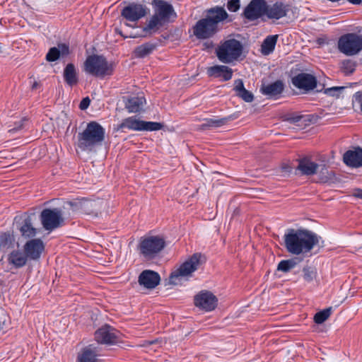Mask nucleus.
Instances as JSON below:
<instances>
[{"label":"nucleus","instance_id":"24","mask_svg":"<svg viewBox=\"0 0 362 362\" xmlns=\"http://www.w3.org/2000/svg\"><path fill=\"white\" fill-rule=\"evenodd\" d=\"M63 78L65 83L70 87L78 83V74L74 64L69 63L66 64L63 71Z\"/></svg>","mask_w":362,"mask_h":362},{"label":"nucleus","instance_id":"6","mask_svg":"<svg viewBox=\"0 0 362 362\" xmlns=\"http://www.w3.org/2000/svg\"><path fill=\"white\" fill-rule=\"evenodd\" d=\"M243 52V44L236 39H228L216 48V55L218 60L224 64H230L238 61Z\"/></svg>","mask_w":362,"mask_h":362},{"label":"nucleus","instance_id":"28","mask_svg":"<svg viewBox=\"0 0 362 362\" xmlns=\"http://www.w3.org/2000/svg\"><path fill=\"white\" fill-rule=\"evenodd\" d=\"M28 261L25 252L18 250H13L8 257V262L15 268L18 269L24 267Z\"/></svg>","mask_w":362,"mask_h":362},{"label":"nucleus","instance_id":"30","mask_svg":"<svg viewBox=\"0 0 362 362\" xmlns=\"http://www.w3.org/2000/svg\"><path fill=\"white\" fill-rule=\"evenodd\" d=\"M157 47L158 44L156 42H145L134 49V54L136 58H144L152 54Z\"/></svg>","mask_w":362,"mask_h":362},{"label":"nucleus","instance_id":"51","mask_svg":"<svg viewBox=\"0 0 362 362\" xmlns=\"http://www.w3.org/2000/svg\"><path fill=\"white\" fill-rule=\"evenodd\" d=\"M119 34L122 36H123L124 37H127V36H124L122 33L121 31L119 32Z\"/></svg>","mask_w":362,"mask_h":362},{"label":"nucleus","instance_id":"22","mask_svg":"<svg viewBox=\"0 0 362 362\" xmlns=\"http://www.w3.org/2000/svg\"><path fill=\"white\" fill-rule=\"evenodd\" d=\"M284 90V84L281 80H277L267 85H262L260 88L261 93L268 98L276 99Z\"/></svg>","mask_w":362,"mask_h":362},{"label":"nucleus","instance_id":"20","mask_svg":"<svg viewBox=\"0 0 362 362\" xmlns=\"http://www.w3.org/2000/svg\"><path fill=\"white\" fill-rule=\"evenodd\" d=\"M160 277L158 273L152 270H144L139 276V284L144 287L153 289L160 283Z\"/></svg>","mask_w":362,"mask_h":362},{"label":"nucleus","instance_id":"48","mask_svg":"<svg viewBox=\"0 0 362 362\" xmlns=\"http://www.w3.org/2000/svg\"><path fill=\"white\" fill-rule=\"evenodd\" d=\"M301 117H302L301 116H298V117H296L295 118H293V122H298V121L300 120Z\"/></svg>","mask_w":362,"mask_h":362},{"label":"nucleus","instance_id":"37","mask_svg":"<svg viewBox=\"0 0 362 362\" xmlns=\"http://www.w3.org/2000/svg\"><path fill=\"white\" fill-rule=\"evenodd\" d=\"M303 279L308 283L313 281L317 277V270L312 267H304L303 268Z\"/></svg>","mask_w":362,"mask_h":362},{"label":"nucleus","instance_id":"54","mask_svg":"<svg viewBox=\"0 0 362 362\" xmlns=\"http://www.w3.org/2000/svg\"><path fill=\"white\" fill-rule=\"evenodd\" d=\"M361 112H362V103H361Z\"/></svg>","mask_w":362,"mask_h":362},{"label":"nucleus","instance_id":"53","mask_svg":"<svg viewBox=\"0 0 362 362\" xmlns=\"http://www.w3.org/2000/svg\"><path fill=\"white\" fill-rule=\"evenodd\" d=\"M170 280H171V281L173 283V284H175V282H173V279H170Z\"/></svg>","mask_w":362,"mask_h":362},{"label":"nucleus","instance_id":"46","mask_svg":"<svg viewBox=\"0 0 362 362\" xmlns=\"http://www.w3.org/2000/svg\"><path fill=\"white\" fill-rule=\"evenodd\" d=\"M38 86H39V83L37 81H35L33 83V84L32 85V89L33 90L37 89Z\"/></svg>","mask_w":362,"mask_h":362},{"label":"nucleus","instance_id":"8","mask_svg":"<svg viewBox=\"0 0 362 362\" xmlns=\"http://www.w3.org/2000/svg\"><path fill=\"white\" fill-rule=\"evenodd\" d=\"M163 124L156 122H146L140 120L136 116L129 117L122 120L116 129L117 131H124V129H128L133 131H147L153 132L158 131L163 128Z\"/></svg>","mask_w":362,"mask_h":362},{"label":"nucleus","instance_id":"49","mask_svg":"<svg viewBox=\"0 0 362 362\" xmlns=\"http://www.w3.org/2000/svg\"><path fill=\"white\" fill-rule=\"evenodd\" d=\"M342 87H334L332 88H330L329 90H338L339 89H342Z\"/></svg>","mask_w":362,"mask_h":362},{"label":"nucleus","instance_id":"55","mask_svg":"<svg viewBox=\"0 0 362 362\" xmlns=\"http://www.w3.org/2000/svg\"><path fill=\"white\" fill-rule=\"evenodd\" d=\"M1 247V245H0V248Z\"/></svg>","mask_w":362,"mask_h":362},{"label":"nucleus","instance_id":"14","mask_svg":"<svg viewBox=\"0 0 362 362\" xmlns=\"http://www.w3.org/2000/svg\"><path fill=\"white\" fill-rule=\"evenodd\" d=\"M119 332L110 325H105L95 332V339L100 344H114L118 342Z\"/></svg>","mask_w":362,"mask_h":362},{"label":"nucleus","instance_id":"15","mask_svg":"<svg viewBox=\"0 0 362 362\" xmlns=\"http://www.w3.org/2000/svg\"><path fill=\"white\" fill-rule=\"evenodd\" d=\"M147 12L148 8L146 6L132 3L122 8L121 16L129 21L136 22L144 17L147 14Z\"/></svg>","mask_w":362,"mask_h":362},{"label":"nucleus","instance_id":"32","mask_svg":"<svg viewBox=\"0 0 362 362\" xmlns=\"http://www.w3.org/2000/svg\"><path fill=\"white\" fill-rule=\"evenodd\" d=\"M97 356L96 348L90 344L83 349L78 356V362H98Z\"/></svg>","mask_w":362,"mask_h":362},{"label":"nucleus","instance_id":"42","mask_svg":"<svg viewBox=\"0 0 362 362\" xmlns=\"http://www.w3.org/2000/svg\"><path fill=\"white\" fill-rule=\"evenodd\" d=\"M24 119H21L17 123L15 124V126L13 128H11L8 132H16L21 130L23 127Z\"/></svg>","mask_w":362,"mask_h":362},{"label":"nucleus","instance_id":"5","mask_svg":"<svg viewBox=\"0 0 362 362\" xmlns=\"http://www.w3.org/2000/svg\"><path fill=\"white\" fill-rule=\"evenodd\" d=\"M115 69V64L109 62L103 55L88 56L85 62L83 70L86 73L95 77L111 76Z\"/></svg>","mask_w":362,"mask_h":362},{"label":"nucleus","instance_id":"29","mask_svg":"<svg viewBox=\"0 0 362 362\" xmlns=\"http://www.w3.org/2000/svg\"><path fill=\"white\" fill-rule=\"evenodd\" d=\"M233 90L235 91L236 95L240 98L245 102L251 103L253 101V94L245 88L242 79H237L234 81Z\"/></svg>","mask_w":362,"mask_h":362},{"label":"nucleus","instance_id":"13","mask_svg":"<svg viewBox=\"0 0 362 362\" xmlns=\"http://www.w3.org/2000/svg\"><path fill=\"white\" fill-rule=\"evenodd\" d=\"M194 305L206 312L214 310L218 304V298L211 291L203 290L194 298Z\"/></svg>","mask_w":362,"mask_h":362},{"label":"nucleus","instance_id":"52","mask_svg":"<svg viewBox=\"0 0 362 362\" xmlns=\"http://www.w3.org/2000/svg\"><path fill=\"white\" fill-rule=\"evenodd\" d=\"M129 37H136V35H130Z\"/></svg>","mask_w":362,"mask_h":362},{"label":"nucleus","instance_id":"39","mask_svg":"<svg viewBox=\"0 0 362 362\" xmlns=\"http://www.w3.org/2000/svg\"><path fill=\"white\" fill-rule=\"evenodd\" d=\"M354 63L351 60H345L342 62L341 69L346 74H351L354 71Z\"/></svg>","mask_w":362,"mask_h":362},{"label":"nucleus","instance_id":"23","mask_svg":"<svg viewBox=\"0 0 362 362\" xmlns=\"http://www.w3.org/2000/svg\"><path fill=\"white\" fill-rule=\"evenodd\" d=\"M70 54L69 45L66 43H59L57 47H51L46 54V60L49 62H53L60 57H66Z\"/></svg>","mask_w":362,"mask_h":362},{"label":"nucleus","instance_id":"19","mask_svg":"<svg viewBox=\"0 0 362 362\" xmlns=\"http://www.w3.org/2000/svg\"><path fill=\"white\" fill-rule=\"evenodd\" d=\"M343 161L349 167L358 168L362 166V148L354 147L343 155Z\"/></svg>","mask_w":362,"mask_h":362},{"label":"nucleus","instance_id":"9","mask_svg":"<svg viewBox=\"0 0 362 362\" xmlns=\"http://www.w3.org/2000/svg\"><path fill=\"white\" fill-rule=\"evenodd\" d=\"M338 49L347 56L356 54L362 49V36L356 33L341 35L338 41Z\"/></svg>","mask_w":362,"mask_h":362},{"label":"nucleus","instance_id":"35","mask_svg":"<svg viewBox=\"0 0 362 362\" xmlns=\"http://www.w3.org/2000/svg\"><path fill=\"white\" fill-rule=\"evenodd\" d=\"M298 264L297 258H291L289 259L281 260L277 266V270L284 273L288 272L293 269Z\"/></svg>","mask_w":362,"mask_h":362},{"label":"nucleus","instance_id":"2","mask_svg":"<svg viewBox=\"0 0 362 362\" xmlns=\"http://www.w3.org/2000/svg\"><path fill=\"white\" fill-rule=\"evenodd\" d=\"M153 14L146 20L142 28L144 37L159 33L170 23L175 21L177 13L171 4L165 0H152Z\"/></svg>","mask_w":362,"mask_h":362},{"label":"nucleus","instance_id":"41","mask_svg":"<svg viewBox=\"0 0 362 362\" xmlns=\"http://www.w3.org/2000/svg\"><path fill=\"white\" fill-rule=\"evenodd\" d=\"M90 103V100L88 97H86L82 99L79 104V108L82 110H84L88 107Z\"/></svg>","mask_w":362,"mask_h":362},{"label":"nucleus","instance_id":"31","mask_svg":"<svg viewBox=\"0 0 362 362\" xmlns=\"http://www.w3.org/2000/svg\"><path fill=\"white\" fill-rule=\"evenodd\" d=\"M146 99L142 96H134L128 98L125 102V108L129 112H139L143 107Z\"/></svg>","mask_w":362,"mask_h":362},{"label":"nucleus","instance_id":"47","mask_svg":"<svg viewBox=\"0 0 362 362\" xmlns=\"http://www.w3.org/2000/svg\"><path fill=\"white\" fill-rule=\"evenodd\" d=\"M356 196L358 198L362 199V189H359Z\"/></svg>","mask_w":362,"mask_h":362},{"label":"nucleus","instance_id":"27","mask_svg":"<svg viewBox=\"0 0 362 362\" xmlns=\"http://www.w3.org/2000/svg\"><path fill=\"white\" fill-rule=\"evenodd\" d=\"M231 116L222 118H205L203 119L204 123L198 127L199 130H206L210 128H217L226 124L232 119Z\"/></svg>","mask_w":362,"mask_h":362},{"label":"nucleus","instance_id":"40","mask_svg":"<svg viewBox=\"0 0 362 362\" xmlns=\"http://www.w3.org/2000/svg\"><path fill=\"white\" fill-rule=\"evenodd\" d=\"M240 7V0H229L227 3V8L231 12H236Z\"/></svg>","mask_w":362,"mask_h":362},{"label":"nucleus","instance_id":"33","mask_svg":"<svg viewBox=\"0 0 362 362\" xmlns=\"http://www.w3.org/2000/svg\"><path fill=\"white\" fill-rule=\"evenodd\" d=\"M279 35H268L262 42L261 45V52L263 55H269L272 53L275 49Z\"/></svg>","mask_w":362,"mask_h":362},{"label":"nucleus","instance_id":"12","mask_svg":"<svg viewBox=\"0 0 362 362\" xmlns=\"http://www.w3.org/2000/svg\"><path fill=\"white\" fill-rule=\"evenodd\" d=\"M205 261L206 258L204 255L201 253H195L173 272L170 278L174 279L179 276H187L196 271Z\"/></svg>","mask_w":362,"mask_h":362},{"label":"nucleus","instance_id":"44","mask_svg":"<svg viewBox=\"0 0 362 362\" xmlns=\"http://www.w3.org/2000/svg\"><path fill=\"white\" fill-rule=\"evenodd\" d=\"M281 168V171L286 173H290L292 170V168L288 164H283Z\"/></svg>","mask_w":362,"mask_h":362},{"label":"nucleus","instance_id":"10","mask_svg":"<svg viewBox=\"0 0 362 362\" xmlns=\"http://www.w3.org/2000/svg\"><path fill=\"white\" fill-rule=\"evenodd\" d=\"M266 11V0H251L245 7L241 16L247 22H253L259 19L262 22H265Z\"/></svg>","mask_w":362,"mask_h":362},{"label":"nucleus","instance_id":"21","mask_svg":"<svg viewBox=\"0 0 362 362\" xmlns=\"http://www.w3.org/2000/svg\"><path fill=\"white\" fill-rule=\"evenodd\" d=\"M206 74L209 77L221 78V81H228L232 78L233 71L225 65H214L207 69Z\"/></svg>","mask_w":362,"mask_h":362},{"label":"nucleus","instance_id":"38","mask_svg":"<svg viewBox=\"0 0 362 362\" xmlns=\"http://www.w3.org/2000/svg\"><path fill=\"white\" fill-rule=\"evenodd\" d=\"M12 238L8 233H3L0 234V245L6 247L11 244Z\"/></svg>","mask_w":362,"mask_h":362},{"label":"nucleus","instance_id":"50","mask_svg":"<svg viewBox=\"0 0 362 362\" xmlns=\"http://www.w3.org/2000/svg\"><path fill=\"white\" fill-rule=\"evenodd\" d=\"M157 341L155 340V341H149V344H155Z\"/></svg>","mask_w":362,"mask_h":362},{"label":"nucleus","instance_id":"4","mask_svg":"<svg viewBox=\"0 0 362 362\" xmlns=\"http://www.w3.org/2000/svg\"><path fill=\"white\" fill-rule=\"evenodd\" d=\"M105 130L97 122L88 123L83 132L78 134V146L83 151L101 144L105 139Z\"/></svg>","mask_w":362,"mask_h":362},{"label":"nucleus","instance_id":"16","mask_svg":"<svg viewBox=\"0 0 362 362\" xmlns=\"http://www.w3.org/2000/svg\"><path fill=\"white\" fill-rule=\"evenodd\" d=\"M290 11V6L283 1H277L272 4L267 3L265 12L266 21L267 20L277 21L287 16Z\"/></svg>","mask_w":362,"mask_h":362},{"label":"nucleus","instance_id":"34","mask_svg":"<svg viewBox=\"0 0 362 362\" xmlns=\"http://www.w3.org/2000/svg\"><path fill=\"white\" fill-rule=\"evenodd\" d=\"M317 174L322 182H327L332 180L335 177L334 171L329 170L326 165H319Z\"/></svg>","mask_w":362,"mask_h":362},{"label":"nucleus","instance_id":"11","mask_svg":"<svg viewBox=\"0 0 362 362\" xmlns=\"http://www.w3.org/2000/svg\"><path fill=\"white\" fill-rule=\"evenodd\" d=\"M40 221L46 230L52 231L63 226L64 219L60 209H45L40 213Z\"/></svg>","mask_w":362,"mask_h":362},{"label":"nucleus","instance_id":"17","mask_svg":"<svg viewBox=\"0 0 362 362\" xmlns=\"http://www.w3.org/2000/svg\"><path fill=\"white\" fill-rule=\"evenodd\" d=\"M44 250V243L40 238L31 239L27 241L23 246V251L28 259L35 261L40 258Z\"/></svg>","mask_w":362,"mask_h":362},{"label":"nucleus","instance_id":"3","mask_svg":"<svg viewBox=\"0 0 362 362\" xmlns=\"http://www.w3.org/2000/svg\"><path fill=\"white\" fill-rule=\"evenodd\" d=\"M321 238L307 229H289L284 235L286 250L293 255H306L318 245Z\"/></svg>","mask_w":362,"mask_h":362},{"label":"nucleus","instance_id":"26","mask_svg":"<svg viewBox=\"0 0 362 362\" xmlns=\"http://www.w3.org/2000/svg\"><path fill=\"white\" fill-rule=\"evenodd\" d=\"M22 222L18 227L21 235L25 238H30L35 236L37 230L33 226L32 217L30 216H25L20 218Z\"/></svg>","mask_w":362,"mask_h":362},{"label":"nucleus","instance_id":"18","mask_svg":"<svg viewBox=\"0 0 362 362\" xmlns=\"http://www.w3.org/2000/svg\"><path fill=\"white\" fill-rule=\"evenodd\" d=\"M291 81L295 87L305 90H313L317 86L316 78L306 73L297 74L292 78Z\"/></svg>","mask_w":362,"mask_h":362},{"label":"nucleus","instance_id":"45","mask_svg":"<svg viewBox=\"0 0 362 362\" xmlns=\"http://www.w3.org/2000/svg\"><path fill=\"white\" fill-rule=\"evenodd\" d=\"M350 3L353 4L358 5L362 2V0H348Z\"/></svg>","mask_w":362,"mask_h":362},{"label":"nucleus","instance_id":"1","mask_svg":"<svg viewBox=\"0 0 362 362\" xmlns=\"http://www.w3.org/2000/svg\"><path fill=\"white\" fill-rule=\"evenodd\" d=\"M232 21L223 6H215L206 9L204 17L196 22L192 27L193 34L198 40L212 38L221 31L224 23Z\"/></svg>","mask_w":362,"mask_h":362},{"label":"nucleus","instance_id":"25","mask_svg":"<svg viewBox=\"0 0 362 362\" xmlns=\"http://www.w3.org/2000/svg\"><path fill=\"white\" fill-rule=\"evenodd\" d=\"M318 168V164L305 157L298 160L297 170L300 171L302 175H313L317 173Z\"/></svg>","mask_w":362,"mask_h":362},{"label":"nucleus","instance_id":"36","mask_svg":"<svg viewBox=\"0 0 362 362\" xmlns=\"http://www.w3.org/2000/svg\"><path fill=\"white\" fill-rule=\"evenodd\" d=\"M332 313V307L327 308L317 312L314 316V322L316 324H322L326 321Z\"/></svg>","mask_w":362,"mask_h":362},{"label":"nucleus","instance_id":"7","mask_svg":"<svg viewBox=\"0 0 362 362\" xmlns=\"http://www.w3.org/2000/svg\"><path fill=\"white\" fill-rule=\"evenodd\" d=\"M165 247V239L159 235L144 236L139 239L137 250L146 259H154Z\"/></svg>","mask_w":362,"mask_h":362},{"label":"nucleus","instance_id":"43","mask_svg":"<svg viewBox=\"0 0 362 362\" xmlns=\"http://www.w3.org/2000/svg\"><path fill=\"white\" fill-rule=\"evenodd\" d=\"M354 98L355 99L356 102L360 104L361 106L362 104V91H358L355 93L354 95Z\"/></svg>","mask_w":362,"mask_h":362}]
</instances>
